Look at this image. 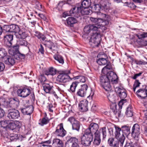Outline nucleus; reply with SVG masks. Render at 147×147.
<instances>
[{"instance_id": "21", "label": "nucleus", "mask_w": 147, "mask_h": 147, "mask_svg": "<svg viewBox=\"0 0 147 147\" xmlns=\"http://www.w3.org/2000/svg\"><path fill=\"white\" fill-rule=\"evenodd\" d=\"M9 105L12 109L17 108L19 105V101L17 98H11L9 100Z\"/></svg>"}, {"instance_id": "41", "label": "nucleus", "mask_w": 147, "mask_h": 147, "mask_svg": "<svg viewBox=\"0 0 147 147\" xmlns=\"http://www.w3.org/2000/svg\"><path fill=\"white\" fill-rule=\"evenodd\" d=\"M55 59L59 63L62 64L64 63V61L63 57L60 55H57L54 56Z\"/></svg>"}, {"instance_id": "1", "label": "nucleus", "mask_w": 147, "mask_h": 147, "mask_svg": "<svg viewBox=\"0 0 147 147\" xmlns=\"http://www.w3.org/2000/svg\"><path fill=\"white\" fill-rule=\"evenodd\" d=\"M84 33L82 37L87 38L88 37H86V36L92 32V35L89 39L90 44L93 47H98L100 44L101 39V35L98 30V27L94 25H89L84 27Z\"/></svg>"}, {"instance_id": "10", "label": "nucleus", "mask_w": 147, "mask_h": 147, "mask_svg": "<svg viewBox=\"0 0 147 147\" xmlns=\"http://www.w3.org/2000/svg\"><path fill=\"white\" fill-rule=\"evenodd\" d=\"M17 93L18 96L25 98L28 96L31 92L29 88L24 87L18 89Z\"/></svg>"}, {"instance_id": "14", "label": "nucleus", "mask_w": 147, "mask_h": 147, "mask_svg": "<svg viewBox=\"0 0 147 147\" xmlns=\"http://www.w3.org/2000/svg\"><path fill=\"white\" fill-rule=\"evenodd\" d=\"M88 87L86 84L81 86V87L77 91V94L81 97L84 96L86 94Z\"/></svg>"}, {"instance_id": "26", "label": "nucleus", "mask_w": 147, "mask_h": 147, "mask_svg": "<svg viewBox=\"0 0 147 147\" xmlns=\"http://www.w3.org/2000/svg\"><path fill=\"white\" fill-rule=\"evenodd\" d=\"M53 145L56 147H63V144L62 140L57 138H54L53 139Z\"/></svg>"}, {"instance_id": "59", "label": "nucleus", "mask_w": 147, "mask_h": 147, "mask_svg": "<svg viewBox=\"0 0 147 147\" xmlns=\"http://www.w3.org/2000/svg\"><path fill=\"white\" fill-rule=\"evenodd\" d=\"M16 126L14 123H9L7 128H9L10 129L13 130L15 129H16Z\"/></svg>"}, {"instance_id": "56", "label": "nucleus", "mask_w": 147, "mask_h": 147, "mask_svg": "<svg viewBox=\"0 0 147 147\" xmlns=\"http://www.w3.org/2000/svg\"><path fill=\"white\" fill-rule=\"evenodd\" d=\"M135 63L138 65H146L147 64V62L144 61L135 60L134 61Z\"/></svg>"}, {"instance_id": "43", "label": "nucleus", "mask_w": 147, "mask_h": 147, "mask_svg": "<svg viewBox=\"0 0 147 147\" xmlns=\"http://www.w3.org/2000/svg\"><path fill=\"white\" fill-rule=\"evenodd\" d=\"M75 79L78 80L79 81L82 83H84L86 81V78L84 76H78L74 77Z\"/></svg>"}, {"instance_id": "50", "label": "nucleus", "mask_w": 147, "mask_h": 147, "mask_svg": "<svg viewBox=\"0 0 147 147\" xmlns=\"http://www.w3.org/2000/svg\"><path fill=\"white\" fill-rule=\"evenodd\" d=\"M98 17L97 18H109V16L108 15L105 14H103L101 12L98 13L97 14Z\"/></svg>"}, {"instance_id": "13", "label": "nucleus", "mask_w": 147, "mask_h": 147, "mask_svg": "<svg viewBox=\"0 0 147 147\" xmlns=\"http://www.w3.org/2000/svg\"><path fill=\"white\" fill-rule=\"evenodd\" d=\"M122 132L121 134H122V137L120 139H121V143L122 144L124 143L125 137V136H127L130 133V127L129 126H122L121 128Z\"/></svg>"}, {"instance_id": "24", "label": "nucleus", "mask_w": 147, "mask_h": 147, "mask_svg": "<svg viewBox=\"0 0 147 147\" xmlns=\"http://www.w3.org/2000/svg\"><path fill=\"white\" fill-rule=\"evenodd\" d=\"M42 86L44 90L46 93H55V92H53L52 91L53 86L51 83L49 84L44 83L43 84Z\"/></svg>"}, {"instance_id": "35", "label": "nucleus", "mask_w": 147, "mask_h": 147, "mask_svg": "<svg viewBox=\"0 0 147 147\" xmlns=\"http://www.w3.org/2000/svg\"><path fill=\"white\" fill-rule=\"evenodd\" d=\"M45 74L47 76L49 75H54L56 74V69L53 67L50 68L45 72Z\"/></svg>"}, {"instance_id": "28", "label": "nucleus", "mask_w": 147, "mask_h": 147, "mask_svg": "<svg viewBox=\"0 0 147 147\" xmlns=\"http://www.w3.org/2000/svg\"><path fill=\"white\" fill-rule=\"evenodd\" d=\"M76 13L78 14L79 12H81L82 14L86 15H88L90 13V11L87 8L83 9L81 6L76 7Z\"/></svg>"}, {"instance_id": "32", "label": "nucleus", "mask_w": 147, "mask_h": 147, "mask_svg": "<svg viewBox=\"0 0 147 147\" xmlns=\"http://www.w3.org/2000/svg\"><path fill=\"white\" fill-rule=\"evenodd\" d=\"M77 22L76 19H66L65 22V24L66 26L72 27L73 24Z\"/></svg>"}, {"instance_id": "7", "label": "nucleus", "mask_w": 147, "mask_h": 147, "mask_svg": "<svg viewBox=\"0 0 147 147\" xmlns=\"http://www.w3.org/2000/svg\"><path fill=\"white\" fill-rule=\"evenodd\" d=\"M65 147H79L78 139L76 137H69L65 144Z\"/></svg>"}, {"instance_id": "11", "label": "nucleus", "mask_w": 147, "mask_h": 147, "mask_svg": "<svg viewBox=\"0 0 147 147\" xmlns=\"http://www.w3.org/2000/svg\"><path fill=\"white\" fill-rule=\"evenodd\" d=\"M98 125L96 123L92 122L90 123L88 127L85 131L86 132L89 133L91 135H93V133L98 130Z\"/></svg>"}, {"instance_id": "27", "label": "nucleus", "mask_w": 147, "mask_h": 147, "mask_svg": "<svg viewBox=\"0 0 147 147\" xmlns=\"http://www.w3.org/2000/svg\"><path fill=\"white\" fill-rule=\"evenodd\" d=\"M114 127L115 129V137L117 138H119L120 139L121 137H122V134H121L122 132L121 129L119 126L116 125H115Z\"/></svg>"}, {"instance_id": "57", "label": "nucleus", "mask_w": 147, "mask_h": 147, "mask_svg": "<svg viewBox=\"0 0 147 147\" xmlns=\"http://www.w3.org/2000/svg\"><path fill=\"white\" fill-rule=\"evenodd\" d=\"M3 32V31L5 32H10V25H4L3 28H2Z\"/></svg>"}, {"instance_id": "5", "label": "nucleus", "mask_w": 147, "mask_h": 147, "mask_svg": "<svg viewBox=\"0 0 147 147\" xmlns=\"http://www.w3.org/2000/svg\"><path fill=\"white\" fill-rule=\"evenodd\" d=\"M76 7H75L71 9L69 11H66L62 12L61 16V18H65L67 16H71V17H68L67 18H78L79 15L76 13Z\"/></svg>"}, {"instance_id": "33", "label": "nucleus", "mask_w": 147, "mask_h": 147, "mask_svg": "<svg viewBox=\"0 0 147 147\" xmlns=\"http://www.w3.org/2000/svg\"><path fill=\"white\" fill-rule=\"evenodd\" d=\"M78 83L79 82L78 81L73 82L70 86V88L68 90L71 93H74L75 92L76 88Z\"/></svg>"}, {"instance_id": "44", "label": "nucleus", "mask_w": 147, "mask_h": 147, "mask_svg": "<svg viewBox=\"0 0 147 147\" xmlns=\"http://www.w3.org/2000/svg\"><path fill=\"white\" fill-rule=\"evenodd\" d=\"M115 95L113 94L112 92H110L107 96L109 100L111 102H113L115 100Z\"/></svg>"}, {"instance_id": "58", "label": "nucleus", "mask_w": 147, "mask_h": 147, "mask_svg": "<svg viewBox=\"0 0 147 147\" xmlns=\"http://www.w3.org/2000/svg\"><path fill=\"white\" fill-rule=\"evenodd\" d=\"M93 133H94V138H100V131H97Z\"/></svg>"}, {"instance_id": "19", "label": "nucleus", "mask_w": 147, "mask_h": 147, "mask_svg": "<svg viewBox=\"0 0 147 147\" xmlns=\"http://www.w3.org/2000/svg\"><path fill=\"white\" fill-rule=\"evenodd\" d=\"M88 101L84 99L81 101L78 105L79 109L82 112L86 111H88Z\"/></svg>"}, {"instance_id": "54", "label": "nucleus", "mask_w": 147, "mask_h": 147, "mask_svg": "<svg viewBox=\"0 0 147 147\" xmlns=\"http://www.w3.org/2000/svg\"><path fill=\"white\" fill-rule=\"evenodd\" d=\"M39 80L40 82L42 84L45 82L46 80V78L44 74H41L39 78Z\"/></svg>"}, {"instance_id": "34", "label": "nucleus", "mask_w": 147, "mask_h": 147, "mask_svg": "<svg viewBox=\"0 0 147 147\" xmlns=\"http://www.w3.org/2000/svg\"><path fill=\"white\" fill-rule=\"evenodd\" d=\"M82 8L87 9L91 5L90 0H84L81 4Z\"/></svg>"}, {"instance_id": "4", "label": "nucleus", "mask_w": 147, "mask_h": 147, "mask_svg": "<svg viewBox=\"0 0 147 147\" xmlns=\"http://www.w3.org/2000/svg\"><path fill=\"white\" fill-rule=\"evenodd\" d=\"M81 144L84 146H89L93 140V135L84 131V134L80 137Z\"/></svg>"}, {"instance_id": "49", "label": "nucleus", "mask_w": 147, "mask_h": 147, "mask_svg": "<svg viewBox=\"0 0 147 147\" xmlns=\"http://www.w3.org/2000/svg\"><path fill=\"white\" fill-rule=\"evenodd\" d=\"M136 35L139 39L145 38L147 37V32H143L140 34H136Z\"/></svg>"}, {"instance_id": "62", "label": "nucleus", "mask_w": 147, "mask_h": 147, "mask_svg": "<svg viewBox=\"0 0 147 147\" xmlns=\"http://www.w3.org/2000/svg\"><path fill=\"white\" fill-rule=\"evenodd\" d=\"M5 112L0 107V118H1L4 115Z\"/></svg>"}, {"instance_id": "60", "label": "nucleus", "mask_w": 147, "mask_h": 147, "mask_svg": "<svg viewBox=\"0 0 147 147\" xmlns=\"http://www.w3.org/2000/svg\"><path fill=\"white\" fill-rule=\"evenodd\" d=\"M101 142L100 138H94V144L96 145H99Z\"/></svg>"}, {"instance_id": "45", "label": "nucleus", "mask_w": 147, "mask_h": 147, "mask_svg": "<svg viewBox=\"0 0 147 147\" xmlns=\"http://www.w3.org/2000/svg\"><path fill=\"white\" fill-rule=\"evenodd\" d=\"M9 121L8 120H4L1 121V124L2 127L4 128H7L9 125Z\"/></svg>"}, {"instance_id": "40", "label": "nucleus", "mask_w": 147, "mask_h": 147, "mask_svg": "<svg viewBox=\"0 0 147 147\" xmlns=\"http://www.w3.org/2000/svg\"><path fill=\"white\" fill-rule=\"evenodd\" d=\"M49 120L47 117H44L41 120H40L38 124L41 126H43L47 124L49 122Z\"/></svg>"}, {"instance_id": "30", "label": "nucleus", "mask_w": 147, "mask_h": 147, "mask_svg": "<svg viewBox=\"0 0 147 147\" xmlns=\"http://www.w3.org/2000/svg\"><path fill=\"white\" fill-rule=\"evenodd\" d=\"M100 5L102 10H104L105 11L109 9V3L104 0H101L100 2Z\"/></svg>"}, {"instance_id": "9", "label": "nucleus", "mask_w": 147, "mask_h": 147, "mask_svg": "<svg viewBox=\"0 0 147 147\" xmlns=\"http://www.w3.org/2000/svg\"><path fill=\"white\" fill-rule=\"evenodd\" d=\"M54 134L57 136L62 137L65 135L66 131L63 127V123H61L57 126Z\"/></svg>"}, {"instance_id": "61", "label": "nucleus", "mask_w": 147, "mask_h": 147, "mask_svg": "<svg viewBox=\"0 0 147 147\" xmlns=\"http://www.w3.org/2000/svg\"><path fill=\"white\" fill-rule=\"evenodd\" d=\"M68 121H69L72 124H73V123H74L75 121H77L76 120L75 118L73 117H69L68 119Z\"/></svg>"}, {"instance_id": "39", "label": "nucleus", "mask_w": 147, "mask_h": 147, "mask_svg": "<svg viewBox=\"0 0 147 147\" xmlns=\"http://www.w3.org/2000/svg\"><path fill=\"white\" fill-rule=\"evenodd\" d=\"M80 126V123L78 121H75L74 123L72 124V129L73 130H76L79 131Z\"/></svg>"}, {"instance_id": "6", "label": "nucleus", "mask_w": 147, "mask_h": 147, "mask_svg": "<svg viewBox=\"0 0 147 147\" xmlns=\"http://www.w3.org/2000/svg\"><path fill=\"white\" fill-rule=\"evenodd\" d=\"M140 126L138 124L136 123L134 125L131 129V136L137 141L140 138Z\"/></svg>"}, {"instance_id": "12", "label": "nucleus", "mask_w": 147, "mask_h": 147, "mask_svg": "<svg viewBox=\"0 0 147 147\" xmlns=\"http://www.w3.org/2000/svg\"><path fill=\"white\" fill-rule=\"evenodd\" d=\"M93 23H95L98 29L101 26L107 25L109 24V22L107 20H104L103 19H90Z\"/></svg>"}, {"instance_id": "63", "label": "nucleus", "mask_w": 147, "mask_h": 147, "mask_svg": "<svg viewBox=\"0 0 147 147\" xmlns=\"http://www.w3.org/2000/svg\"><path fill=\"white\" fill-rule=\"evenodd\" d=\"M41 34L38 31H35L34 32V35L37 36L39 39L40 38Z\"/></svg>"}, {"instance_id": "8", "label": "nucleus", "mask_w": 147, "mask_h": 147, "mask_svg": "<svg viewBox=\"0 0 147 147\" xmlns=\"http://www.w3.org/2000/svg\"><path fill=\"white\" fill-rule=\"evenodd\" d=\"M7 117L10 119H16L20 116V113L18 110L15 109H9L8 111Z\"/></svg>"}, {"instance_id": "47", "label": "nucleus", "mask_w": 147, "mask_h": 147, "mask_svg": "<svg viewBox=\"0 0 147 147\" xmlns=\"http://www.w3.org/2000/svg\"><path fill=\"white\" fill-rule=\"evenodd\" d=\"M7 55V52L4 49L0 48V58H3L6 56Z\"/></svg>"}, {"instance_id": "51", "label": "nucleus", "mask_w": 147, "mask_h": 147, "mask_svg": "<svg viewBox=\"0 0 147 147\" xmlns=\"http://www.w3.org/2000/svg\"><path fill=\"white\" fill-rule=\"evenodd\" d=\"M44 45L48 47V48L51 49V47L53 45V43L52 42L50 41H46L45 42Z\"/></svg>"}, {"instance_id": "46", "label": "nucleus", "mask_w": 147, "mask_h": 147, "mask_svg": "<svg viewBox=\"0 0 147 147\" xmlns=\"http://www.w3.org/2000/svg\"><path fill=\"white\" fill-rule=\"evenodd\" d=\"M141 83L139 82L138 80H135L133 86V90L134 92H135L136 89L139 87Z\"/></svg>"}, {"instance_id": "15", "label": "nucleus", "mask_w": 147, "mask_h": 147, "mask_svg": "<svg viewBox=\"0 0 147 147\" xmlns=\"http://www.w3.org/2000/svg\"><path fill=\"white\" fill-rule=\"evenodd\" d=\"M119 97L121 99L118 103V105L119 108L121 109L122 105L123 104L127 102L126 99H125L126 97L127 94L126 92L123 90L121 92L118 94Z\"/></svg>"}, {"instance_id": "3", "label": "nucleus", "mask_w": 147, "mask_h": 147, "mask_svg": "<svg viewBox=\"0 0 147 147\" xmlns=\"http://www.w3.org/2000/svg\"><path fill=\"white\" fill-rule=\"evenodd\" d=\"M70 73L69 71L68 72L65 71H63L60 73L56 78L57 83L62 85L64 87L65 86L64 84L70 81L73 79L69 76V74Z\"/></svg>"}, {"instance_id": "53", "label": "nucleus", "mask_w": 147, "mask_h": 147, "mask_svg": "<svg viewBox=\"0 0 147 147\" xmlns=\"http://www.w3.org/2000/svg\"><path fill=\"white\" fill-rule=\"evenodd\" d=\"M25 58V55L23 54H21L20 53L19 51H18V53L17 54L16 56V57L15 59L18 60L20 59H24Z\"/></svg>"}, {"instance_id": "48", "label": "nucleus", "mask_w": 147, "mask_h": 147, "mask_svg": "<svg viewBox=\"0 0 147 147\" xmlns=\"http://www.w3.org/2000/svg\"><path fill=\"white\" fill-rule=\"evenodd\" d=\"M94 9L95 11V12L98 14V13L100 12L99 11L100 10H102L100 4H98L94 5Z\"/></svg>"}, {"instance_id": "20", "label": "nucleus", "mask_w": 147, "mask_h": 147, "mask_svg": "<svg viewBox=\"0 0 147 147\" xmlns=\"http://www.w3.org/2000/svg\"><path fill=\"white\" fill-rule=\"evenodd\" d=\"M97 63L100 65H107L105 66L102 69V71L103 72L106 69H110L111 68L108 65V60H106L105 59L99 58L97 60Z\"/></svg>"}, {"instance_id": "25", "label": "nucleus", "mask_w": 147, "mask_h": 147, "mask_svg": "<svg viewBox=\"0 0 147 147\" xmlns=\"http://www.w3.org/2000/svg\"><path fill=\"white\" fill-rule=\"evenodd\" d=\"M15 35L16 38L21 39H24L28 36L25 32H23L20 29L17 33L15 34Z\"/></svg>"}, {"instance_id": "18", "label": "nucleus", "mask_w": 147, "mask_h": 147, "mask_svg": "<svg viewBox=\"0 0 147 147\" xmlns=\"http://www.w3.org/2000/svg\"><path fill=\"white\" fill-rule=\"evenodd\" d=\"M4 42L5 44L9 47L11 46L13 40V35L12 34L6 35L4 36Z\"/></svg>"}, {"instance_id": "31", "label": "nucleus", "mask_w": 147, "mask_h": 147, "mask_svg": "<svg viewBox=\"0 0 147 147\" xmlns=\"http://www.w3.org/2000/svg\"><path fill=\"white\" fill-rule=\"evenodd\" d=\"M10 32H14L15 34L19 31L20 28L18 25L12 24L10 25Z\"/></svg>"}, {"instance_id": "29", "label": "nucleus", "mask_w": 147, "mask_h": 147, "mask_svg": "<svg viewBox=\"0 0 147 147\" xmlns=\"http://www.w3.org/2000/svg\"><path fill=\"white\" fill-rule=\"evenodd\" d=\"M5 63L8 65H13L15 63L14 59L11 57H6L5 59Z\"/></svg>"}, {"instance_id": "2", "label": "nucleus", "mask_w": 147, "mask_h": 147, "mask_svg": "<svg viewBox=\"0 0 147 147\" xmlns=\"http://www.w3.org/2000/svg\"><path fill=\"white\" fill-rule=\"evenodd\" d=\"M118 78L117 74L114 72H108L106 75L102 76L100 78V81L103 88L107 91L111 90V86L110 84L111 81L113 84L118 83Z\"/></svg>"}, {"instance_id": "37", "label": "nucleus", "mask_w": 147, "mask_h": 147, "mask_svg": "<svg viewBox=\"0 0 147 147\" xmlns=\"http://www.w3.org/2000/svg\"><path fill=\"white\" fill-rule=\"evenodd\" d=\"M125 114L127 117H131L133 115V112L132 109V107L129 105L127 108Z\"/></svg>"}, {"instance_id": "36", "label": "nucleus", "mask_w": 147, "mask_h": 147, "mask_svg": "<svg viewBox=\"0 0 147 147\" xmlns=\"http://www.w3.org/2000/svg\"><path fill=\"white\" fill-rule=\"evenodd\" d=\"M124 147H141L139 143L137 142L134 143L131 142L130 143H127Z\"/></svg>"}, {"instance_id": "55", "label": "nucleus", "mask_w": 147, "mask_h": 147, "mask_svg": "<svg viewBox=\"0 0 147 147\" xmlns=\"http://www.w3.org/2000/svg\"><path fill=\"white\" fill-rule=\"evenodd\" d=\"M14 123L16 126V129L18 130L22 125L21 122L19 121H16Z\"/></svg>"}, {"instance_id": "38", "label": "nucleus", "mask_w": 147, "mask_h": 147, "mask_svg": "<svg viewBox=\"0 0 147 147\" xmlns=\"http://www.w3.org/2000/svg\"><path fill=\"white\" fill-rule=\"evenodd\" d=\"M99 131H100V133H101L102 136V139H105L107 137V129L105 127H104L100 128Z\"/></svg>"}, {"instance_id": "17", "label": "nucleus", "mask_w": 147, "mask_h": 147, "mask_svg": "<svg viewBox=\"0 0 147 147\" xmlns=\"http://www.w3.org/2000/svg\"><path fill=\"white\" fill-rule=\"evenodd\" d=\"M119 139V140L114 141V139L112 138H111L109 139L108 140V143L110 146L112 147H118L120 145L121 147H122L123 146L124 143H121L120 142L121 140Z\"/></svg>"}, {"instance_id": "22", "label": "nucleus", "mask_w": 147, "mask_h": 147, "mask_svg": "<svg viewBox=\"0 0 147 147\" xmlns=\"http://www.w3.org/2000/svg\"><path fill=\"white\" fill-rule=\"evenodd\" d=\"M10 49H9L8 52L11 55L14 56L15 58L18 53L19 50V46L17 45L12 47H10Z\"/></svg>"}, {"instance_id": "42", "label": "nucleus", "mask_w": 147, "mask_h": 147, "mask_svg": "<svg viewBox=\"0 0 147 147\" xmlns=\"http://www.w3.org/2000/svg\"><path fill=\"white\" fill-rule=\"evenodd\" d=\"M35 8L38 10L40 11H43L44 10V7L39 2H36Z\"/></svg>"}, {"instance_id": "52", "label": "nucleus", "mask_w": 147, "mask_h": 147, "mask_svg": "<svg viewBox=\"0 0 147 147\" xmlns=\"http://www.w3.org/2000/svg\"><path fill=\"white\" fill-rule=\"evenodd\" d=\"M18 42L19 45L21 46H27L28 43L26 41L21 39L20 40L18 41Z\"/></svg>"}, {"instance_id": "23", "label": "nucleus", "mask_w": 147, "mask_h": 147, "mask_svg": "<svg viewBox=\"0 0 147 147\" xmlns=\"http://www.w3.org/2000/svg\"><path fill=\"white\" fill-rule=\"evenodd\" d=\"M136 94L138 97L142 99L145 98L147 97V91L145 88L139 89L136 92Z\"/></svg>"}, {"instance_id": "64", "label": "nucleus", "mask_w": 147, "mask_h": 147, "mask_svg": "<svg viewBox=\"0 0 147 147\" xmlns=\"http://www.w3.org/2000/svg\"><path fill=\"white\" fill-rule=\"evenodd\" d=\"M142 72H140L138 74H134V76L133 77H132V78L135 80L138 77L140 76L142 74Z\"/></svg>"}, {"instance_id": "16", "label": "nucleus", "mask_w": 147, "mask_h": 147, "mask_svg": "<svg viewBox=\"0 0 147 147\" xmlns=\"http://www.w3.org/2000/svg\"><path fill=\"white\" fill-rule=\"evenodd\" d=\"M20 110L23 114L30 115L33 112L34 107L32 105H28L21 108Z\"/></svg>"}]
</instances>
